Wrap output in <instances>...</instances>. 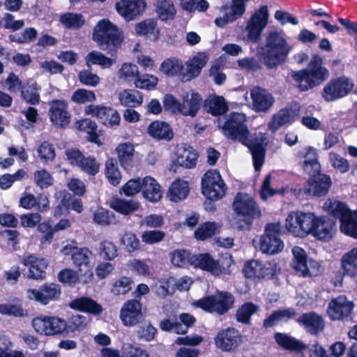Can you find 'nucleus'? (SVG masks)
<instances>
[{
  "label": "nucleus",
  "instance_id": "obj_63",
  "mask_svg": "<svg viewBox=\"0 0 357 357\" xmlns=\"http://www.w3.org/2000/svg\"><path fill=\"white\" fill-rule=\"evenodd\" d=\"M258 307L252 303H245L237 311L236 319L238 321L247 324L250 321V317L257 312Z\"/></svg>",
  "mask_w": 357,
  "mask_h": 357
},
{
  "label": "nucleus",
  "instance_id": "obj_51",
  "mask_svg": "<svg viewBox=\"0 0 357 357\" xmlns=\"http://www.w3.org/2000/svg\"><path fill=\"white\" fill-rule=\"evenodd\" d=\"M296 314L294 309H284L275 311L266 319L264 320L265 327H271L275 325L278 321H287L294 318Z\"/></svg>",
  "mask_w": 357,
  "mask_h": 357
},
{
  "label": "nucleus",
  "instance_id": "obj_42",
  "mask_svg": "<svg viewBox=\"0 0 357 357\" xmlns=\"http://www.w3.org/2000/svg\"><path fill=\"white\" fill-rule=\"evenodd\" d=\"M149 134L154 138L170 140L173 137V131L170 126L163 121H156L148 128Z\"/></svg>",
  "mask_w": 357,
  "mask_h": 357
},
{
  "label": "nucleus",
  "instance_id": "obj_36",
  "mask_svg": "<svg viewBox=\"0 0 357 357\" xmlns=\"http://www.w3.org/2000/svg\"><path fill=\"white\" fill-rule=\"evenodd\" d=\"M189 190L188 181L177 178L171 183L167 192V197L171 202H178L187 197Z\"/></svg>",
  "mask_w": 357,
  "mask_h": 357
},
{
  "label": "nucleus",
  "instance_id": "obj_39",
  "mask_svg": "<svg viewBox=\"0 0 357 357\" xmlns=\"http://www.w3.org/2000/svg\"><path fill=\"white\" fill-rule=\"evenodd\" d=\"M135 31L137 36H146L151 40H156L160 37L157 21L154 19H146L136 24Z\"/></svg>",
  "mask_w": 357,
  "mask_h": 357
},
{
  "label": "nucleus",
  "instance_id": "obj_17",
  "mask_svg": "<svg viewBox=\"0 0 357 357\" xmlns=\"http://www.w3.org/2000/svg\"><path fill=\"white\" fill-rule=\"evenodd\" d=\"M84 113L86 115L96 117L108 128L117 126L121 122L120 114L112 107L91 104L84 108Z\"/></svg>",
  "mask_w": 357,
  "mask_h": 357
},
{
  "label": "nucleus",
  "instance_id": "obj_29",
  "mask_svg": "<svg viewBox=\"0 0 357 357\" xmlns=\"http://www.w3.org/2000/svg\"><path fill=\"white\" fill-rule=\"evenodd\" d=\"M298 158L303 160V169L308 175H314L321 172V165L318 161V154L316 149L305 146L298 153Z\"/></svg>",
  "mask_w": 357,
  "mask_h": 357
},
{
  "label": "nucleus",
  "instance_id": "obj_47",
  "mask_svg": "<svg viewBox=\"0 0 357 357\" xmlns=\"http://www.w3.org/2000/svg\"><path fill=\"white\" fill-rule=\"evenodd\" d=\"M39 89L40 87L35 81L29 80L22 87V98L27 103L31 105L38 104L40 101V95L38 93Z\"/></svg>",
  "mask_w": 357,
  "mask_h": 357
},
{
  "label": "nucleus",
  "instance_id": "obj_11",
  "mask_svg": "<svg viewBox=\"0 0 357 357\" xmlns=\"http://www.w3.org/2000/svg\"><path fill=\"white\" fill-rule=\"evenodd\" d=\"M233 303L234 299L231 294L226 292H217L214 295L197 301L194 305L205 311L223 314L231 307Z\"/></svg>",
  "mask_w": 357,
  "mask_h": 357
},
{
  "label": "nucleus",
  "instance_id": "obj_54",
  "mask_svg": "<svg viewBox=\"0 0 357 357\" xmlns=\"http://www.w3.org/2000/svg\"><path fill=\"white\" fill-rule=\"evenodd\" d=\"M207 105L209 112L215 116L223 114L228 109V106L222 96H210L207 100Z\"/></svg>",
  "mask_w": 357,
  "mask_h": 357
},
{
  "label": "nucleus",
  "instance_id": "obj_52",
  "mask_svg": "<svg viewBox=\"0 0 357 357\" xmlns=\"http://www.w3.org/2000/svg\"><path fill=\"white\" fill-rule=\"evenodd\" d=\"M340 230L344 234L357 238V211H354L340 223Z\"/></svg>",
  "mask_w": 357,
  "mask_h": 357
},
{
  "label": "nucleus",
  "instance_id": "obj_61",
  "mask_svg": "<svg viewBox=\"0 0 357 357\" xmlns=\"http://www.w3.org/2000/svg\"><path fill=\"white\" fill-rule=\"evenodd\" d=\"M87 324L88 319L84 316L79 314L72 316L68 321H66V333L82 330L86 326Z\"/></svg>",
  "mask_w": 357,
  "mask_h": 357
},
{
  "label": "nucleus",
  "instance_id": "obj_50",
  "mask_svg": "<svg viewBox=\"0 0 357 357\" xmlns=\"http://www.w3.org/2000/svg\"><path fill=\"white\" fill-rule=\"evenodd\" d=\"M116 151L122 167H126L132 160L135 149L132 143L123 142L119 144L116 148Z\"/></svg>",
  "mask_w": 357,
  "mask_h": 357
},
{
  "label": "nucleus",
  "instance_id": "obj_23",
  "mask_svg": "<svg viewBox=\"0 0 357 357\" xmlns=\"http://www.w3.org/2000/svg\"><path fill=\"white\" fill-rule=\"evenodd\" d=\"M248 0H232L231 6H224L220 11L222 16L215 20V24L219 27H223L227 24L235 21L243 15L245 10V5Z\"/></svg>",
  "mask_w": 357,
  "mask_h": 357
},
{
  "label": "nucleus",
  "instance_id": "obj_13",
  "mask_svg": "<svg viewBox=\"0 0 357 357\" xmlns=\"http://www.w3.org/2000/svg\"><path fill=\"white\" fill-rule=\"evenodd\" d=\"M247 105L256 112H266L273 105L275 99L266 89L254 86L244 96Z\"/></svg>",
  "mask_w": 357,
  "mask_h": 357
},
{
  "label": "nucleus",
  "instance_id": "obj_48",
  "mask_svg": "<svg viewBox=\"0 0 357 357\" xmlns=\"http://www.w3.org/2000/svg\"><path fill=\"white\" fill-rule=\"evenodd\" d=\"M92 256V252L87 248H78L75 252L73 254L71 259L74 266L81 271L82 267L88 268L90 266Z\"/></svg>",
  "mask_w": 357,
  "mask_h": 357
},
{
  "label": "nucleus",
  "instance_id": "obj_44",
  "mask_svg": "<svg viewBox=\"0 0 357 357\" xmlns=\"http://www.w3.org/2000/svg\"><path fill=\"white\" fill-rule=\"evenodd\" d=\"M86 65L91 67L93 65H98L101 68H109L116 63V59L109 58L98 51H92L85 57Z\"/></svg>",
  "mask_w": 357,
  "mask_h": 357
},
{
  "label": "nucleus",
  "instance_id": "obj_16",
  "mask_svg": "<svg viewBox=\"0 0 357 357\" xmlns=\"http://www.w3.org/2000/svg\"><path fill=\"white\" fill-rule=\"evenodd\" d=\"M278 271L277 264L274 261L262 263L258 260L247 261L243 266V272L247 278L261 279L271 278Z\"/></svg>",
  "mask_w": 357,
  "mask_h": 357
},
{
  "label": "nucleus",
  "instance_id": "obj_33",
  "mask_svg": "<svg viewBox=\"0 0 357 357\" xmlns=\"http://www.w3.org/2000/svg\"><path fill=\"white\" fill-rule=\"evenodd\" d=\"M142 192L144 198L153 203L159 202L162 197V189L160 185L151 176H146L143 178Z\"/></svg>",
  "mask_w": 357,
  "mask_h": 357
},
{
  "label": "nucleus",
  "instance_id": "obj_1",
  "mask_svg": "<svg viewBox=\"0 0 357 357\" xmlns=\"http://www.w3.org/2000/svg\"><path fill=\"white\" fill-rule=\"evenodd\" d=\"M247 118L245 114L234 112L222 126L224 134L229 138L238 140L247 146L252 155L255 169L259 171L264 160V147L268 143L265 134H260L259 138H252L245 125Z\"/></svg>",
  "mask_w": 357,
  "mask_h": 357
},
{
  "label": "nucleus",
  "instance_id": "obj_8",
  "mask_svg": "<svg viewBox=\"0 0 357 357\" xmlns=\"http://www.w3.org/2000/svg\"><path fill=\"white\" fill-rule=\"evenodd\" d=\"M293 260L291 268L296 273L302 277H315L321 274V266L316 260L307 257L305 251L298 247L292 248Z\"/></svg>",
  "mask_w": 357,
  "mask_h": 357
},
{
  "label": "nucleus",
  "instance_id": "obj_6",
  "mask_svg": "<svg viewBox=\"0 0 357 357\" xmlns=\"http://www.w3.org/2000/svg\"><path fill=\"white\" fill-rule=\"evenodd\" d=\"M31 326L39 335L54 337L66 332V321L54 315L41 314L32 319Z\"/></svg>",
  "mask_w": 357,
  "mask_h": 357
},
{
  "label": "nucleus",
  "instance_id": "obj_10",
  "mask_svg": "<svg viewBox=\"0 0 357 357\" xmlns=\"http://www.w3.org/2000/svg\"><path fill=\"white\" fill-rule=\"evenodd\" d=\"M234 212L243 218L245 223L250 227L253 220L261 216V211L254 199L247 193H238L233 202Z\"/></svg>",
  "mask_w": 357,
  "mask_h": 357
},
{
  "label": "nucleus",
  "instance_id": "obj_28",
  "mask_svg": "<svg viewBox=\"0 0 357 357\" xmlns=\"http://www.w3.org/2000/svg\"><path fill=\"white\" fill-rule=\"evenodd\" d=\"M49 116L51 121L59 127H66L70 121L68 104L64 100H55L50 102Z\"/></svg>",
  "mask_w": 357,
  "mask_h": 357
},
{
  "label": "nucleus",
  "instance_id": "obj_64",
  "mask_svg": "<svg viewBox=\"0 0 357 357\" xmlns=\"http://www.w3.org/2000/svg\"><path fill=\"white\" fill-rule=\"evenodd\" d=\"M329 160L331 165L338 172L346 173L350 168L349 161L336 153H329Z\"/></svg>",
  "mask_w": 357,
  "mask_h": 357
},
{
  "label": "nucleus",
  "instance_id": "obj_19",
  "mask_svg": "<svg viewBox=\"0 0 357 357\" xmlns=\"http://www.w3.org/2000/svg\"><path fill=\"white\" fill-rule=\"evenodd\" d=\"M146 8L144 0H119L115 4L117 13L126 22L135 20L142 15Z\"/></svg>",
  "mask_w": 357,
  "mask_h": 357
},
{
  "label": "nucleus",
  "instance_id": "obj_7",
  "mask_svg": "<svg viewBox=\"0 0 357 357\" xmlns=\"http://www.w3.org/2000/svg\"><path fill=\"white\" fill-rule=\"evenodd\" d=\"M202 192L209 200L217 201L226 195L227 187L217 170L207 171L202 178Z\"/></svg>",
  "mask_w": 357,
  "mask_h": 357
},
{
  "label": "nucleus",
  "instance_id": "obj_57",
  "mask_svg": "<svg viewBox=\"0 0 357 357\" xmlns=\"http://www.w3.org/2000/svg\"><path fill=\"white\" fill-rule=\"evenodd\" d=\"M158 84V78L151 74H144L138 78L135 82V86L136 88L145 89V90H153L155 89Z\"/></svg>",
  "mask_w": 357,
  "mask_h": 357
},
{
  "label": "nucleus",
  "instance_id": "obj_37",
  "mask_svg": "<svg viewBox=\"0 0 357 357\" xmlns=\"http://www.w3.org/2000/svg\"><path fill=\"white\" fill-rule=\"evenodd\" d=\"M159 70L168 77H176L183 81V62L178 58L170 57L164 60Z\"/></svg>",
  "mask_w": 357,
  "mask_h": 357
},
{
  "label": "nucleus",
  "instance_id": "obj_43",
  "mask_svg": "<svg viewBox=\"0 0 357 357\" xmlns=\"http://www.w3.org/2000/svg\"><path fill=\"white\" fill-rule=\"evenodd\" d=\"M110 207L122 215H128L137 211L140 207V204L134 199L118 198L111 202Z\"/></svg>",
  "mask_w": 357,
  "mask_h": 357
},
{
  "label": "nucleus",
  "instance_id": "obj_34",
  "mask_svg": "<svg viewBox=\"0 0 357 357\" xmlns=\"http://www.w3.org/2000/svg\"><path fill=\"white\" fill-rule=\"evenodd\" d=\"M202 98L193 90H188L183 95L181 114L185 116H194L200 108Z\"/></svg>",
  "mask_w": 357,
  "mask_h": 357
},
{
  "label": "nucleus",
  "instance_id": "obj_32",
  "mask_svg": "<svg viewBox=\"0 0 357 357\" xmlns=\"http://www.w3.org/2000/svg\"><path fill=\"white\" fill-rule=\"evenodd\" d=\"M297 322L311 334H317L324 328V319L315 312L303 314L298 318Z\"/></svg>",
  "mask_w": 357,
  "mask_h": 357
},
{
  "label": "nucleus",
  "instance_id": "obj_49",
  "mask_svg": "<svg viewBox=\"0 0 357 357\" xmlns=\"http://www.w3.org/2000/svg\"><path fill=\"white\" fill-rule=\"evenodd\" d=\"M155 11L158 17L162 21L172 20L176 15L173 3L168 0H159L155 3Z\"/></svg>",
  "mask_w": 357,
  "mask_h": 357
},
{
  "label": "nucleus",
  "instance_id": "obj_35",
  "mask_svg": "<svg viewBox=\"0 0 357 357\" xmlns=\"http://www.w3.org/2000/svg\"><path fill=\"white\" fill-rule=\"evenodd\" d=\"M296 116V112L291 109H282L272 116L268 128L272 132H275L281 127L293 122Z\"/></svg>",
  "mask_w": 357,
  "mask_h": 357
},
{
  "label": "nucleus",
  "instance_id": "obj_27",
  "mask_svg": "<svg viewBox=\"0 0 357 357\" xmlns=\"http://www.w3.org/2000/svg\"><path fill=\"white\" fill-rule=\"evenodd\" d=\"M241 343V337L234 328H227L219 331L215 337V346L225 351L237 348Z\"/></svg>",
  "mask_w": 357,
  "mask_h": 357
},
{
  "label": "nucleus",
  "instance_id": "obj_31",
  "mask_svg": "<svg viewBox=\"0 0 357 357\" xmlns=\"http://www.w3.org/2000/svg\"><path fill=\"white\" fill-rule=\"evenodd\" d=\"M253 243L265 254L275 255L284 248L283 241L276 235H262L255 238Z\"/></svg>",
  "mask_w": 357,
  "mask_h": 357
},
{
  "label": "nucleus",
  "instance_id": "obj_14",
  "mask_svg": "<svg viewBox=\"0 0 357 357\" xmlns=\"http://www.w3.org/2000/svg\"><path fill=\"white\" fill-rule=\"evenodd\" d=\"M146 313V308L143 307L139 301L131 299L123 305L120 310L119 319L123 326L132 327L144 321Z\"/></svg>",
  "mask_w": 357,
  "mask_h": 357
},
{
  "label": "nucleus",
  "instance_id": "obj_40",
  "mask_svg": "<svg viewBox=\"0 0 357 357\" xmlns=\"http://www.w3.org/2000/svg\"><path fill=\"white\" fill-rule=\"evenodd\" d=\"M69 306L72 309L89 312L93 314H100L102 312V307L95 301L88 297H81L72 301Z\"/></svg>",
  "mask_w": 357,
  "mask_h": 357
},
{
  "label": "nucleus",
  "instance_id": "obj_26",
  "mask_svg": "<svg viewBox=\"0 0 357 357\" xmlns=\"http://www.w3.org/2000/svg\"><path fill=\"white\" fill-rule=\"evenodd\" d=\"M340 266L342 274L340 273L335 285L341 284L343 275L351 278H357V246L351 248L343 254L340 259Z\"/></svg>",
  "mask_w": 357,
  "mask_h": 357
},
{
  "label": "nucleus",
  "instance_id": "obj_30",
  "mask_svg": "<svg viewBox=\"0 0 357 357\" xmlns=\"http://www.w3.org/2000/svg\"><path fill=\"white\" fill-rule=\"evenodd\" d=\"M353 307V303L347 301L345 296H340L329 303L327 313L331 319L339 320L348 316Z\"/></svg>",
  "mask_w": 357,
  "mask_h": 357
},
{
  "label": "nucleus",
  "instance_id": "obj_24",
  "mask_svg": "<svg viewBox=\"0 0 357 357\" xmlns=\"http://www.w3.org/2000/svg\"><path fill=\"white\" fill-rule=\"evenodd\" d=\"M268 9L266 6L261 7L251 17L248 22L246 31L248 38L256 42L267 24Z\"/></svg>",
  "mask_w": 357,
  "mask_h": 357
},
{
  "label": "nucleus",
  "instance_id": "obj_20",
  "mask_svg": "<svg viewBox=\"0 0 357 357\" xmlns=\"http://www.w3.org/2000/svg\"><path fill=\"white\" fill-rule=\"evenodd\" d=\"M209 59L206 52H197L183 63V82H189L197 77Z\"/></svg>",
  "mask_w": 357,
  "mask_h": 357
},
{
  "label": "nucleus",
  "instance_id": "obj_45",
  "mask_svg": "<svg viewBox=\"0 0 357 357\" xmlns=\"http://www.w3.org/2000/svg\"><path fill=\"white\" fill-rule=\"evenodd\" d=\"M117 75L119 79L123 82H135L139 75V70L136 64L125 62L119 68Z\"/></svg>",
  "mask_w": 357,
  "mask_h": 357
},
{
  "label": "nucleus",
  "instance_id": "obj_18",
  "mask_svg": "<svg viewBox=\"0 0 357 357\" xmlns=\"http://www.w3.org/2000/svg\"><path fill=\"white\" fill-rule=\"evenodd\" d=\"M61 288L55 283H47L39 289H29L26 290V297L41 305H46L50 302L58 300L61 296Z\"/></svg>",
  "mask_w": 357,
  "mask_h": 357
},
{
  "label": "nucleus",
  "instance_id": "obj_56",
  "mask_svg": "<svg viewBox=\"0 0 357 357\" xmlns=\"http://www.w3.org/2000/svg\"><path fill=\"white\" fill-rule=\"evenodd\" d=\"M132 280L126 276L121 277L114 282L111 292L114 295H124L132 289Z\"/></svg>",
  "mask_w": 357,
  "mask_h": 357
},
{
  "label": "nucleus",
  "instance_id": "obj_2",
  "mask_svg": "<svg viewBox=\"0 0 357 357\" xmlns=\"http://www.w3.org/2000/svg\"><path fill=\"white\" fill-rule=\"evenodd\" d=\"M171 263L176 267L184 268L189 265L198 267L210 272L214 275L229 274L234 262L231 257L226 255L219 261L213 259L210 255L204 253L191 255L186 250H177L169 254Z\"/></svg>",
  "mask_w": 357,
  "mask_h": 357
},
{
  "label": "nucleus",
  "instance_id": "obj_53",
  "mask_svg": "<svg viewBox=\"0 0 357 357\" xmlns=\"http://www.w3.org/2000/svg\"><path fill=\"white\" fill-rule=\"evenodd\" d=\"M220 225L213 222H207L202 224L195 231V237L199 241H204L211 238L218 232Z\"/></svg>",
  "mask_w": 357,
  "mask_h": 357
},
{
  "label": "nucleus",
  "instance_id": "obj_15",
  "mask_svg": "<svg viewBox=\"0 0 357 357\" xmlns=\"http://www.w3.org/2000/svg\"><path fill=\"white\" fill-rule=\"evenodd\" d=\"M312 216L307 235L310 234L318 240H331L336 232L335 222L326 216H317L314 213H312Z\"/></svg>",
  "mask_w": 357,
  "mask_h": 357
},
{
  "label": "nucleus",
  "instance_id": "obj_5",
  "mask_svg": "<svg viewBox=\"0 0 357 357\" xmlns=\"http://www.w3.org/2000/svg\"><path fill=\"white\" fill-rule=\"evenodd\" d=\"M93 39L101 50L113 56L121 47L123 35L122 31L108 19H102L93 29Z\"/></svg>",
  "mask_w": 357,
  "mask_h": 357
},
{
  "label": "nucleus",
  "instance_id": "obj_62",
  "mask_svg": "<svg viewBox=\"0 0 357 357\" xmlns=\"http://www.w3.org/2000/svg\"><path fill=\"white\" fill-rule=\"evenodd\" d=\"M271 176L268 175L264 181H263L261 190L260 197L263 200H266L269 197L273 196L275 194L284 195L288 188H282V190H278L271 188Z\"/></svg>",
  "mask_w": 357,
  "mask_h": 357
},
{
  "label": "nucleus",
  "instance_id": "obj_22",
  "mask_svg": "<svg viewBox=\"0 0 357 357\" xmlns=\"http://www.w3.org/2000/svg\"><path fill=\"white\" fill-rule=\"evenodd\" d=\"M310 176V178L303 188L304 193L317 197L327 194L332 183L331 177L320 172Z\"/></svg>",
  "mask_w": 357,
  "mask_h": 357
},
{
  "label": "nucleus",
  "instance_id": "obj_38",
  "mask_svg": "<svg viewBox=\"0 0 357 357\" xmlns=\"http://www.w3.org/2000/svg\"><path fill=\"white\" fill-rule=\"evenodd\" d=\"M323 209L331 215L339 218L340 223L352 212L344 202L336 199L326 200L324 204Z\"/></svg>",
  "mask_w": 357,
  "mask_h": 357
},
{
  "label": "nucleus",
  "instance_id": "obj_9",
  "mask_svg": "<svg viewBox=\"0 0 357 357\" xmlns=\"http://www.w3.org/2000/svg\"><path fill=\"white\" fill-rule=\"evenodd\" d=\"M354 87L352 79L340 76L331 79L322 89L321 97L328 102H334L348 96Z\"/></svg>",
  "mask_w": 357,
  "mask_h": 357
},
{
  "label": "nucleus",
  "instance_id": "obj_59",
  "mask_svg": "<svg viewBox=\"0 0 357 357\" xmlns=\"http://www.w3.org/2000/svg\"><path fill=\"white\" fill-rule=\"evenodd\" d=\"M61 22L68 28H78L85 22V19L82 14L66 13L61 16Z\"/></svg>",
  "mask_w": 357,
  "mask_h": 357
},
{
  "label": "nucleus",
  "instance_id": "obj_12",
  "mask_svg": "<svg viewBox=\"0 0 357 357\" xmlns=\"http://www.w3.org/2000/svg\"><path fill=\"white\" fill-rule=\"evenodd\" d=\"M311 217V212L291 211L285 218L284 229L296 237L306 236L310 228Z\"/></svg>",
  "mask_w": 357,
  "mask_h": 357
},
{
  "label": "nucleus",
  "instance_id": "obj_55",
  "mask_svg": "<svg viewBox=\"0 0 357 357\" xmlns=\"http://www.w3.org/2000/svg\"><path fill=\"white\" fill-rule=\"evenodd\" d=\"M105 176L109 182L116 185L121 180V174L118 167L117 162L114 159H109L105 163Z\"/></svg>",
  "mask_w": 357,
  "mask_h": 357
},
{
  "label": "nucleus",
  "instance_id": "obj_3",
  "mask_svg": "<svg viewBox=\"0 0 357 357\" xmlns=\"http://www.w3.org/2000/svg\"><path fill=\"white\" fill-rule=\"evenodd\" d=\"M329 76V70L323 66L321 57L317 54L311 58L305 68L291 73L294 84L301 91H307L321 85Z\"/></svg>",
  "mask_w": 357,
  "mask_h": 357
},
{
  "label": "nucleus",
  "instance_id": "obj_60",
  "mask_svg": "<svg viewBox=\"0 0 357 357\" xmlns=\"http://www.w3.org/2000/svg\"><path fill=\"white\" fill-rule=\"evenodd\" d=\"M33 180L36 185L42 189L52 185L54 183L53 177L45 169H40L35 172Z\"/></svg>",
  "mask_w": 357,
  "mask_h": 357
},
{
  "label": "nucleus",
  "instance_id": "obj_21",
  "mask_svg": "<svg viewBox=\"0 0 357 357\" xmlns=\"http://www.w3.org/2000/svg\"><path fill=\"white\" fill-rule=\"evenodd\" d=\"M197 158V153L192 147L186 145L178 147L176 160L170 163L169 170L176 173L179 167L192 169L195 167Z\"/></svg>",
  "mask_w": 357,
  "mask_h": 357
},
{
  "label": "nucleus",
  "instance_id": "obj_46",
  "mask_svg": "<svg viewBox=\"0 0 357 357\" xmlns=\"http://www.w3.org/2000/svg\"><path fill=\"white\" fill-rule=\"evenodd\" d=\"M275 339L280 347L286 349L300 351L307 348V346L302 342L284 333H276Z\"/></svg>",
  "mask_w": 357,
  "mask_h": 357
},
{
  "label": "nucleus",
  "instance_id": "obj_41",
  "mask_svg": "<svg viewBox=\"0 0 357 357\" xmlns=\"http://www.w3.org/2000/svg\"><path fill=\"white\" fill-rule=\"evenodd\" d=\"M117 96L119 102L124 107H135L143 102L141 93L137 90L123 89L118 93Z\"/></svg>",
  "mask_w": 357,
  "mask_h": 357
},
{
  "label": "nucleus",
  "instance_id": "obj_58",
  "mask_svg": "<svg viewBox=\"0 0 357 357\" xmlns=\"http://www.w3.org/2000/svg\"><path fill=\"white\" fill-rule=\"evenodd\" d=\"M71 100L77 104H86L96 101V96L92 91L79 89L73 92Z\"/></svg>",
  "mask_w": 357,
  "mask_h": 357
},
{
  "label": "nucleus",
  "instance_id": "obj_25",
  "mask_svg": "<svg viewBox=\"0 0 357 357\" xmlns=\"http://www.w3.org/2000/svg\"><path fill=\"white\" fill-rule=\"evenodd\" d=\"M22 264L28 268V278L41 280L45 278L49 265L47 259L36 255H28L22 259Z\"/></svg>",
  "mask_w": 357,
  "mask_h": 357
},
{
  "label": "nucleus",
  "instance_id": "obj_4",
  "mask_svg": "<svg viewBox=\"0 0 357 357\" xmlns=\"http://www.w3.org/2000/svg\"><path fill=\"white\" fill-rule=\"evenodd\" d=\"M290 50L284 34L273 31L268 33L266 45L258 51V56L268 68H273L284 62Z\"/></svg>",
  "mask_w": 357,
  "mask_h": 357
}]
</instances>
